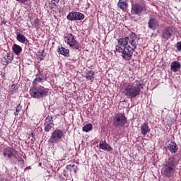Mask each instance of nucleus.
I'll return each instance as SVG.
<instances>
[{
  "label": "nucleus",
  "mask_w": 181,
  "mask_h": 181,
  "mask_svg": "<svg viewBox=\"0 0 181 181\" xmlns=\"http://www.w3.org/2000/svg\"><path fill=\"white\" fill-rule=\"evenodd\" d=\"M16 155H18V151L12 147H7L3 150V156L6 158H16Z\"/></svg>",
  "instance_id": "nucleus-8"
},
{
  "label": "nucleus",
  "mask_w": 181,
  "mask_h": 181,
  "mask_svg": "<svg viewBox=\"0 0 181 181\" xmlns=\"http://www.w3.org/2000/svg\"><path fill=\"white\" fill-rule=\"evenodd\" d=\"M136 46H138V38L135 33H132L127 37L118 40L116 52L122 53V57L124 60L129 61L132 59Z\"/></svg>",
  "instance_id": "nucleus-1"
},
{
  "label": "nucleus",
  "mask_w": 181,
  "mask_h": 181,
  "mask_svg": "<svg viewBox=\"0 0 181 181\" xmlns=\"http://www.w3.org/2000/svg\"><path fill=\"white\" fill-rule=\"evenodd\" d=\"M32 136H33V133H32Z\"/></svg>",
  "instance_id": "nucleus-34"
},
{
  "label": "nucleus",
  "mask_w": 181,
  "mask_h": 181,
  "mask_svg": "<svg viewBox=\"0 0 181 181\" xmlns=\"http://www.w3.org/2000/svg\"><path fill=\"white\" fill-rule=\"evenodd\" d=\"M142 88V83L140 82L126 83L124 86L123 93L127 98H135L139 95Z\"/></svg>",
  "instance_id": "nucleus-2"
},
{
  "label": "nucleus",
  "mask_w": 181,
  "mask_h": 181,
  "mask_svg": "<svg viewBox=\"0 0 181 181\" xmlns=\"http://www.w3.org/2000/svg\"><path fill=\"white\" fill-rule=\"evenodd\" d=\"M18 42H20V43H25L26 42V37H25L23 35L17 33V37H16Z\"/></svg>",
  "instance_id": "nucleus-21"
},
{
  "label": "nucleus",
  "mask_w": 181,
  "mask_h": 181,
  "mask_svg": "<svg viewBox=\"0 0 181 181\" xmlns=\"http://www.w3.org/2000/svg\"><path fill=\"white\" fill-rule=\"evenodd\" d=\"M93 129V125L91 124H86L82 130L83 131V132H90V131H91Z\"/></svg>",
  "instance_id": "nucleus-23"
},
{
  "label": "nucleus",
  "mask_w": 181,
  "mask_h": 181,
  "mask_svg": "<svg viewBox=\"0 0 181 181\" xmlns=\"http://www.w3.org/2000/svg\"><path fill=\"white\" fill-rule=\"evenodd\" d=\"M176 47L178 52H181V42H179L176 44Z\"/></svg>",
  "instance_id": "nucleus-30"
},
{
  "label": "nucleus",
  "mask_w": 181,
  "mask_h": 181,
  "mask_svg": "<svg viewBox=\"0 0 181 181\" xmlns=\"http://www.w3.org/2000/svg\"><path fill=\"white\" fill-rule=\"evenodd\" d=\"M45 132H49L52 129V127H54V123H53V117L48 115L45 122Z\"/></svg>",
  "instance_id": "nucleus-10"
},
{
  "label": "nucleus",
  "mask_w": 181,
  "mask_h": 181,
  "mask_svg": "<svg viewBox=\"0 0 181 181\" xmlns=\"http://www.w3.org/2000/svg\"><path fill=\"white\" fill-rule=\"evenodd\" d=\"M64 40L69 46L74 50H78L80 49L78 42L74 39V35L71 33H66L64 35Z\"/></svg>",
  "instance_id": "nucleus-5"
},
{
  "label": "nucleus",
  "mask_w": 181,
  "mask_h": 181,
  "mask_svg": "<svg viewBox=\"0 0 181 181\" xmlns=\"http://www.w3.org/2000/svg\"><path fill=\"white\" fill-rule=\"evenodd\" d=\"M173 33V28L172 27H167L163 30L162 35L163 39H166V40H168L172 37Z\"/></svg>",
  "instance_id": "nucleus-12"
},
{
  "label": "nucleus",
  "mask_w": 181,
  "mask_h": 181,
  "mask_svg": "<svg viewBox=\"0 0 181 181\" xmlns=\"http://www.w3.org/2000/svg\"><path fill=\"white\" fill-rule=\"evenodd\" d=\"M21 110H22V108L20 106H18L16 108V112H14V115H19V112L21 111Z\"/></svg>",
  "instance_id": "nucleus-29"
},
{
  "label": "nucleus",
  "mask_w": 181,
  "mask_h": 181,
  "mask_svg": "<svg viewBox=\"0 0 181 181\" xmlns=\"http://www.w3.org/2000/svg\"><path fill=\"white\" fill-rule=\"evenodd\" d=\"M6 56L7 57L9 64H10V63H12V60H13V54L8 52L6 54Z\"/></svg>",
  "instance_id": "nucleus-25"
},
{
  "label": "nucleus",
  "mask_w": 181,
  "mask_h": 181,
  "mask_svg": "<svg viewBox=\"0 0 181 181\" xmlns=\"http://www.w3.org/2000/svg\"><path fill=\"white\" fill-rule=\"evenodd\" d=\"M62 138H63V131L57 129L52 133V135L49 139V143L54 146L56 144L60 142Z\"/></svg>",
  "instance_id": "nucleus-6"
},
{
  "label": "nucleus",
  "mask_w": 181,
  "mask_h": 181,
  "mask_svg": "<svg viewBox=\"0 0 181 181\" xmlns=\"http://www.w3.org/2000/svg\"><path fill=\"white\" fill-rule=\"evenodd\" d=\"M145 9L144 6L139 4H132V13L133 15H141L142 11Z\"/></svg>",
  "instance_id": "nucleus-11"
},
{
  "label": "nucleus",
  "mask_w": 181,
  "mask_h": 181,
  "mask_svg": "<svg viewBox=\"0 0 181 181\" xmlns=\"http://www.w3.org/2000/svg\"><path fill=\"white\" fill-rule=\"evenodd\" d=\"M11 90V94H14L15 93H16V90H18V86H16V85H12Z\"/></svg>",
  "instance_id": "nucleus-28"
},
{
  "label": "nucleus",
  "mask_w": 181,
  "mask_h": 181,
  "mask_svg": "<svg viewBox=\"0 0 181 181\" xmlns=\"http://www.w3.org/2000/svg\"><path fill=\"white\" fill-rule=\"evenodd\" d=\"M99 148L100 149H103V151H108V152H111V151H112V148H111L105 141H101L100 142Z\"/></svg>",
  "instance_id": "nucleus-14"
},
{
  "label": "nucleus",
  "mask_w": 181,
  "mask_h": 181,
  "mask_svg": "<svg viewBox=\"0 0 181 181\" xmlns=\"http://www.w3.org/2000/svg\"><path fill=\"white\" fill-rule=\"evenodd\" d=\"M114 127H124L127 124V117L122 113H118L113 117Z\"/></svg>",
  "instance_id": "nucleus-7"
},
{
  "label": "nucleus",
  "mask_w": 181,
  "mask_h": 181,
  "mask_svg": "<svg viewBox=\"0 0 181 181\" xmlns=\"http://www.w3.org/2000/svg\"><path fill=\"white\" fill-rule=\"evenodd\" d=\"M42 81H43V79L40 77H38L33 81V84L34 87H35V86H37L39 83H42Z\"/></svg>",
  "instance_id": "nucleus-24"
},
{
  "label": "nucleus",
  "mask_w": 181,
  "mask_h": 181,
  "mask_svg": "<svg viewBox=\"0 0 181 181\" xmlns=\"http://www.w3.org/2000/svg\"><path fill=\"white\" fill-rule=\"evenodd\" d=\"M66 19H68V21H81L84 19V14L80 12H70Z\"/></svg>",
  "instance_id": "nucleus-9"
},
{
  "label": "nucleus",
  "mask_w": 181,
  "mask_h": 181,
  "mask_svg": "<svg viewBox=\"0 0 181 181\" xmlns=\"http://www.w3.org/2000/svg\"><path fill=\"white\" fill-rule=\"evenodd\" d=\"M75 165L74 164H70L66 166V169H68V170H71V169H73V168H74Z\"/></svg>",
  "instance_id": "nucleus-31"
},
{
  "label": "nucleus",
  "mask_w": 181,
  "mask_h": 181,
  "mask_svg": "<svg viewBox=\"0 0 181 181\" xmlns=\"http://www.w3.org/2000/svg\"><path fill=\"white\" fill-rule=\"evenodd\" d=\"M168 151H170L171 153H176L177 152V145L175 142H170L168 147Z\"/></svg>",
  "instance_id": "nucleus-16"
},
{
  "label": "nucleus",
  "mask_w": 181,
  "mask_h": 181,
  "mask_svg": "<svg viewBox=\"0 0 181 181\" xmlns=\"http://www.w3.org/2000/svg\"><path fill=\"white\" fill-rule=\"evenodd\" d=\"M180 67H181L180 63L177 61H175L171 63L170 69H171V71H173V73H176L179 71V70H180Z\"/></svg>",
  "instance_id": "nucleus-15"
},
{
  "label": "nucleus",
  "mask_w": 181,
  "mask_h": 181,
  "mask_svg": "<svg viewBox=\"0 0 181 181\" xmlns=\"http://www.w3.org/2000/svg\"><path fill=\"white\" fill-rule=\"evenodd\" d=\"M48 90L45 88H37L34 86L30 88V94L33 98H43L47 95Z\"/></svg>",
  "instance_id": "nucleus-4"
},
{
  "label": "nucleus",
  "mask_w": 181,
  "mask_h": 181,
  "mask_svg": "<svg viewBox=\"0 0 181 181\" xmlns=\"http://www.w3.org/2000/svg\"><path fill=\"white\" fill-rule=\"evenodd\" d=\"M3 66H8V64H9V61L8 60V58L6 56L4 57V58L1 59Z\"/></svg>",
  "instance_id": "nucleus-26"
},
{
  "label": "nucleus",
  "mask_w": 181,
  "mask_h": 181,
  "mask_svg": "<svg viewBox=\"0 0 181 181\" xmlns=\"http://www.w3.org/2000/svg\"><path fill=\"white\" fill-rule=\"evenodd\" d=\"M159 27V22L156 21L155 18H151L148 21V28L152 29V30H155Z\"/></svg>",
  "instance_id": "nucleus-13"
},
{
  "label": "nucleus",
  "mask_w": 181,
  "mask_h": 181,
  "mask_svg": "<svg viewBox=\"0 0 181 181\" xmlns=\"http://www.w3.org/2000/svg\"><path fill=\"white\" fill-rule=\"evenodd\" d=\"M58 52L60 53V54H62L65 57H69V49L64 48V47H60L58 48Z\"/></svg>",
  "instance_id": "nucleus-19"
},
{
  "label": "nucleus",
  "mask_w": 181,
  "mask_h": 181,
  "mask_svg": "<svg viewBox=\"0 0 181 181\" xmlns=\"http://www.w3.org/2000/svg\"><path fill=\"white\" fill-rule=\"evenodd\" d=\"M117 6L123 11L128 9V0H119V2L117 3Z\"/></svg>",
  "instance_id": "nucleus-17"
},
{
  "label": "nucleus",
  "mask_w": 181,
  "mask_h": 181,
  "mask_svg": "<svg viewBox=\"0 0 181 181\" xmlns=\"http://www.w3.org/2000/svg\"><path fill=\"white\" fill-rule=\"evenodd\" d=\"M177 165V160L175 157H170L162 169V174L165 177H171L176 172V166Z\"/></svg>",
  "instance_id": "nucleus-3"
},
{
  "label": "nucleus",
  "mask_w": 181,
  "mask_h": 181,
  "mask_svg": "<svg viewBox=\"0 0 181 181\" xmlns=\"http://www.w3.org/2000/svg\"><path fill=\"white\" fill-rule=\"evenodd\" d=\"M0 181H8V180L5 177H2L0 179Z\"/></svg>",
  "instance_id": "nucleus-33"
},
{
  "label": "nucleus",
  "mask_w": 181,
  "mask_h": 181,
  "mask_svg": "<svg viewBox=\"0 0 181 181\" xmlns=\"http://www.w3.org/2000/svg\"><path fill=\"white\" fill-rule=\"evenodd\" d=\"M40 22V20H39L38 18L35 19L33 26H34V28H37V26H39Z\"/></svg>",
  "instance_id": "nucleus-27"
},
{
  "label": "nucleus",
  "mask_w": 181,
  "mask_h": 181,
  "mask_svg": "<svg viewBox=\"0 0 181 181\" xmlns=\"http://www.w3.org/2000/svg\"><path fill=\"white\" fill-rule=\"evenodd\" d=\"M13 52H14L16 54H20L22 53V47L16 44H14L13 45Z\"/></svg>",
  "instance_id": "nucleus-20"
},
{
  "label": "nucleus",
  "mask_w": 181,
  "mask_h": 181,
  "mask_svg": "<svg viewBox=\"0 0 181 181\" xmlns=\"http://www.w3.org/2000/svg\"><path fill=\"white\" fill-rule=\"evenodd\" d=\"M59 0H52L51 2L54 6H57Z\"/></svg>",
  "instance_id": "nucleus-32"
},
{
  "label": "nucleus",
  "mask_w": 181,
  "mask_h": 181,
  "mask_svg": "<svg viewBox=\"0 0 181 181\" xmlns=\"http://www.w3.org/2000/svg\"><path fill=\"white\" fill-rule=\"evenodd\" d=\"M141 134L144 135H146L148 132H149V126H148V123H144L141 127Z\"/></svg>",
  "instance_id": "nucleus-18"
},
{
  "label": "nucleus",
  "mask_w": 181,
  "mask_h": 181,
  "mask_svg": "<svg viewBox=\"0 0 181 181\" xmlns=\"http://www.w3.org/2000/svg\"><path fill=\"white\" fill-rule=\"evenodd\" d=\"M94 76H95V74L93 71H88L86 73V77L87 80H94Z\"/></svg>",
  "instance_id": "nucleus-22"
}]
</instances>
